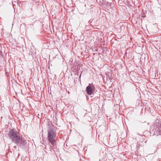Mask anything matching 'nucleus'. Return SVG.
Segmentation results:
<instances>
[{
    "instance_id": "f257e3e1",
    "label": "nucleus",
    "mask_w": 161,
    "mask_h": 161,
    "mask_svg": "<svg viewBox=\"0 0 161 161\" xmlns=\"http://www.w3.org/2000/svg\"><path fill=\"white\" fill-rule=\"evenodd\" d=\"M8 136L12 142L18 145L20 141V136L19 133L16 130L12 129L9 131Z\"/></svg>"
},
{
    "instance_id": "f03ea898",
    "label": "nucleus",
    "mask_w": 161,
    "mask_h": 161,
    "mask_svg": "<svg viewBox=\"0 0 161 161\" xmlns=\"http://www.w3.org/2000/svg\"><path fill=\"white\" fill-rule=\"evenodd\" d=\"M48 140L52 145H55L56 143L55 138L56 136L55 131L50 129L48 130Z\"/></svg>"
},
{
    "instance_id": "7ed1b4c3",
    "label": "nucleus",
    "mask_w": 161,
    "mask_h": 161,
    "mask_svg": "<svg viewBox=\"0 0 161 161\" xmlns=\"http://www.w3.org/2000/svg\"><path fill=\"white\" fill-rule=\"evenodd\" d=\"M95 90V87L93 85L90 84L86 87V92L89 95H91L94 93Z\"/></svg>"
},
{
    "instance_id": "20e7f679",
    "label": "nucleus",
    "mask_w": 161,
    "mask_h": 161,
    "mask_svg": "<svg viewBox=\"0 0 161 161\" xmlns=\"http://www.w3.org/2000/svg\"><path fill=\"white\" fill-rule=\"evenodd\" d=\"M27 144L26 141L24 139H21V140L20 139V141L19 142V143L18 144V145L17 146H21V145H25Z\"/></svg>"
},
{
    "instance_id": "39448f33",
    "label": "nucleus",
    "mask_w": 161,
    "mask_h": 161,
    "mask_svg": "<svg viewBox=\"0 0 161 161\" xmlns=\"http://www.w3.org/2000/svg\"><path fill=\"white\" fill-rule=\"evenodd\" d=\"M49 148H50V150H49V151L48 152V153H49L50 154H51L53 152L52 150V147L51 146H50V147Z\"/></svg>"
},
{
    "instance_id": "423d86ee",
    "label": "nucleus",
    "mask_w": 161,
    "mask_h": 161,
    "mask_svg": "<svg viewBox=\"0 0 161 161\" xmlns=\"http://www.w3.org/2000/svg\"><path fill=\"white\" fill-rule=\"evenodd\" d=\"M158 129L159 134L161 135V126L159 127Z\"/></svg>"
},
{
    "instance_id": "0eeeda50",
    "label": "nucleus",
    "mask_w": 161,
    "mask_h": 161,
    "mask_svg": "<svg viewBox=\"0 0 161 161\" xmlns=\"http://www.w3.org/2000/svg\"><path fill=\"white\" fill-rule=\"evenodd\" d=\"M45 149L46 150H47V148H46V147H45Z\"/></svg>"
},
{
    "instance_id": "6e6552de",
    "label": "nucleus",
    "mask_w": 161,
    "mask_h": 161,
    "mask_svg": "<svg viewBox=\"0 0 161 161\" xmlns=\"http://www.w3.org/2000/svg\"><path fill=\"white\" fill-rule=\"evenodd\" d=\"M14 148H16V146H14Z\"/></svg>"
}]
</instances>
